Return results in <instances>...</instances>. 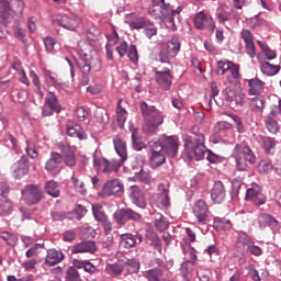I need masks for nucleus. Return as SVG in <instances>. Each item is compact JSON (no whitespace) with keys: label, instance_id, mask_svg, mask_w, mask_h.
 I'll list each match as a JSON object with an SVG mask.
<instances>
[{"label":"nucleus","instance_id":"obj_1","mask_svg":"<svg viewBox=\"0 0 281 281\" xmlns=\"http://www.w3.org/2000/svg\"><path fill=\"white\" fill-rule=\"evenodd\" d=\"M140 112L144 117L143 131L146 135H155L159 131V126L164 124V116L155 105H148L146 102H140Z\"/></svg>","mask_w":281,"mask_h":281},{"label":"nucleus","instance_id":"obj_2","mask_svg":"<svg viewBox=\"0 0 281 281\" xmlns=\"http://www.w3.org/2000/svg\"><path fill=\"white\" fill-rule=\"evenodd\" d=\"M232 157H234L236 161V168L240 172H245L247 170V164L254 166L256 164V154L249 146L237 144L233 149Z\"/></svg>","mask_w":281,"mask_h":281},{"label":"nucleus","instance_id":"obj_3","mask_svg":"<svg viewBox=\"0 0 281 281\" xmlns=\"http://www.w3.org/2000/svg\"><path fill=\"white\" fill-rule=\"evenodd\" d=\"M184 147L192 150L198 160L205 157V153H207L205 136L202 133L192 132L191 135H187L184 137Z\"/></svg>","mask_w":281,"mask_h":281},{"label":"nucleus","instance_id":"obj_4","mask_svg":"<svg viewBox=\"0 0 281 281\" xmlns=\"http://www.w3.org/2000/svg\"><path fill=\"white\" fill-rule=\"evenodd\" d=\"M57 25L64 27V30H69L70 32H76L82 23V18L75 13L59 14L56 16Z\"/></svg>","mask_w":281,"mask_h":281},{"label":"nucleus","instance_id":"obj_5","mask_svg":"<svg viewBox=\"0 0 281 281\" xmlns=\"http://www.w3.org/2000/svg\"><path fill=\"white\" fill-rule=\"evenodd\" d=\"M193 23L196 30H205L210 34H214V31L216 30V22H214V18L205 14L203 11L195 14Z\"/></svg>","mask_w":281,"mask_h":281},{"label":"nucleus","instance_id":"obj_6","mask_svg":"<svg viewBox=\"0 0 281 281\" xmlns=\"http://www.w3.org/2000/svg\"><path fill=\"white\" fill-rule=\"evenodd\" d=\"M60 111H63V105H60L58 97L54 92H48L42 110L43 117H52L54 113H60Z\"/></svg>","mask_w":281,"mask_h":281},{"label":"nucleus","instance_id":"obj_7","mask_svg":"<svg viewBox=\"0 0 281 281\" xmlns=\"http://www.w3.org/2000/svg\"><path fill=\"white\" fill-rule=\"evenodd\" d=\"M22 199L27 205H36L43 199V192L36 184H29L22 190Z\"/></svg>","mask_w":281,"mask_h":281},{"label":"nucleus","instance_id":"obj_8","mask_svg":"<svg viewBox=\"0 0 281 281\" xmlns=\"http://www.w3.org/2000/svg\"><path fill=\"white\" fill-rule=\"evenodd\" d=\"M153 71L155 72L156 82L159 89H161L162 91H170L173 78L170 69L165 68L162 70H159L158 68H153Z\"/></svg>","mask_w":281,"mask_h":281},{"label":"nucleus","instance_id":"obj_9","mask_svg":"<svg viewBox=\"0 0 281 281\" xmlns=\"http://www.w3.org/2000/svg\"><path fill=\"white\" fill-rule=\"evenodd\" d=\"M223 98L229 104H236V106H243L245 104V93L236 87H227L222 91Z\"/></svg>","mask_w":281,"mask_h":281},{"label":"nucleus","instance_id":"obj_10","mask_svg":"<svg viewBox=\"0 0 281 281\" xmlns=\"http://www.w3.org/2000/svg\"><path fill=\"white\" fill-rule=\"evenodd\" d=\"M102 196H122L124 194V184L120 179L109 180L102 188Z\"/></svg>","mask_w":281,"mask_h":281},{"label":"nucleus","instance_id":"obj_11","mask_svg":"<svg viewBox=\"0 0 281 281\" xmlns=\"http://www.w3.org/2000/svg\"><path fill=\"white\" fill-rule=\"evenodd\" d=\"M193 214L199 225H207L210 223V207L203 200H198L193 206Z\"/></svg>","mask_w":281,"mask_h":281},{"label":"nucleus","instance_id":"obj_12","mask_svg":"<svg viewBox=\"0 0 281 281\" xmlns=\"http://www.w3.org/2000/svg\"><path fill=\"white\" fill-rule=\"evenodd\" d=\"M63 164V155L56 151L50 153L49 159L45 164V170L49 172L53 177L60 175L63 168L60 165Z\"/></svg>","mask_w":281,"mask_h":281},{"label":"nucleus","instance_id":"obj_13","mask_svg":"<svg viewBox=\"0 0 281 281\" xmlns=\"http://www.w3.org/2000/svg\"><path fill=\"white\" fill-rule=\"evenodd\" d=\"M11 170L14 179H23L25 175L30 173V160L22 156L20 160L12 165Z\"/></svg>","mask_w":281,"mask_h":281},{"label":"nucleus","instance_id":"obj_14","mask_svg":"<svg viewBox=\"0 0 281 281\" xmlns=\"http://www.w3.org/2000/svg\"><path fill=\"white\" fill-rule=\"evenodd\" d=\"M130 199L136 207L140 210H146V195L144 194V190L139 188V186H132L130 188Z\"/></svg>","mask_w":281,"mask_h":281},{"label":"nucleus","instance_id":"obj_15","mask_svg":"<svg viewBox=\"0 0 281 281\" xmlns=\"http://www.w3.org/2000/svg\"><path fill=\"white\" fill-rule=\"evenodd\" d=\"M240 37L246 45V52L250 58L256 57V45L254 44V34L248 29H244L240 32Z\"/></svg>","mask_w":281,"mask_h":281},{"label":"nucleus","instance_id":"obj_16","mask_svg":"<svg viewBox=\"0 0 281 281\" xmlns=\"http://www.w3.org/2000/svg\"><path fill=\"white\" fill-rule=\"evenodd\" d=\"M226 191L225 184L222 181H216L211 190V199L213 203H223L225 201Z\"/></svg>","mask_w":281,"mask_h":281},{"label":"nucleus","instance_id":"obj_17","mask_svg":"<svg viewBox=\"0 0 281 281\" xmlns=\"http://www.w3.org/2000/svg\"><path fill=\"white\" fill-rule=\"evenodd\" d=\"M265 125L269 133L276 135L280 131V125L278 124V109H272L267 115Z\"/></svg>","mask_w":281,"mask_h":281},{"label":"nucleus","instance_id":"obj_18","mask_svg":"<svg viewBox=\"0 0 281 281\" xmlns=\"http://www.w3.org/2000/svg\"><path fill=\"white\" fill-rule=\"evenodd\" d=\"M98 248L95 247V241L86 240L72 246L71 254H95Z\"/></svg>","mask_w":281,"mask_h":281},{"label":"nucleus","instance_id":"obj_19","mask_svg":"<svg viewBox=\"0 0 281 281\" xmlns=\"http://www.w3.org/2000/svg\"><path fill=\"white\" fill-rule=\"evenodd\" d=\"M162 150L168 155V157H176L179 153V143L172 136H167L162 142Z\"/></svg>","mask_w":281,"mask_h":281},{"label":"nucleus","instance_id":"obj_20","mask_svg":"<svg viewBox=\"0 0 281 281\" xmlns=\"http://www.w3.org/2000/svg\"><path fill=\"white\" fill-rule=\"evenodd\" d=\"M67 135L69 137H77L80 140L87 139V133H85L78 123H74V121H68L67 123Z\"/></svg>","mask_w":281,"mask_h":281},{"label":"nucleus","instance_id":"obj_21","mask_svg":"<svg viewBox=\"0 0 281 281\" xmlns=\"http://www.w3.org/2000/svg\"><path fill=\"white\" fill-rule=\"evenodd\" d=\"M61 161H64V164L68 166V168H75V166L78 164V159L76 158V153L71 150V147L69 146L63 147Z\"/></svg>","mask_w":281,"mask_h":281},{"label":"nucleus","instance_id":"obj_22","mask_svg":"<svg viewBox=\"0 0 281 281\" xmlns=\"http://www.w3.org/2000/svg\"><path fill=\"white\" fill-rule=\"evenodd\" d=\"M63 260H65V255L63 254V251L56 250V249H49L47 251L45 263L48 267H55V265L63 262Z\"/></svg>","mask_w":281,"mask_h":281},{"label":"nucleus","instance_id":"obj_23","mask_svg":"<svg viewBox=\"0 0 281 281\" xmlns=\"http://www.w3.org/2000/svg\"><path fill=\"white\" fill-rule=\"evenodd\" d=\"M248 93L249 95H260L265 91V82L259 78H252L248 80Z\"/></svg>","mask_w":281,"mask_h":281},{"label":"nucleus","instance_id":"obj_24","mask_svg":"<svg viewBox=\"0 0 281 281\" xmlns=\"http://www.w3.org/2000/svg\"><path fill=\"white\" fill-rule=\"evenodd\" d=\"M158 192H160L158 194V203H160V205H162V207H165V210H168V207H170V195H169L170 191H168V189H166L165 183H159Z\"/></svg>","mask_w":281,"mask_h":281},{"label":"nucleus","instance_id":"obj_25","mask_svg":"<svg viewBox=\"0 0 281 281\" xmlns=\"http://www.w3.org/2000/svg\"><path fill=\"white\" fill-rule=\"evenodd\" d=\"M113 144L115 153L119 155V157H121L119 161H122V164L124 165L126 159H128V153L126 151V143L122 142V139L120 138H114Z\"/></svg>","mask_w":281,"mask_h":281},{"label":"nucleus","instance_id":"obj_26","mask_svg":"<svg viewBox=\"0 0 281 281\" xmlns=\"http://www.w3.org/2000/svg\"><path fill=\"white\" fill-rule=\"evenodd\" d=\"M260 69L265 76H276V74H280L281 67L280 65H273L269 61H261Z\"/></svg>","mask_w":281,"mask_h":281},{"label":"nucleus","instance_id":"obj_27","mask_svg":"<svg viewBox=\"0 0 281 281\" xmlns=\"http://www.w3.org/2000/svg\"><path fill=\"white\" fill-rule=\"evenodd\" d=\"M127 119L128 112L124 108H122V99H120L116 106V121L120 128H124V124H126Z\"/></svg>","mask_w":281,"mask_h":281},{"label":"nucleus","instance_id":"obj_28","mask_svg":"<svg viewBox=\"0 0 281 281\" xmlns=\"http://www.w3.org/2000/svg\"><path fill=\"white\" fill-rule=\"evenodd\" d=\"M122 166H123L122 161H119V160L109 161L108 159H105V162H103V166L101 168L104 175H111V172H117L120 168H122Z\"/></svg>","mask_w":281,"mask_h":281},{"label":"nucleus","instance_id":"obj_29","mask_svg":"<svg viewBox=\"0 0 281 281\" xmlns=\"http://www.w3.org/2000/svg\"><path fill=\"white\" fill-rule=\"evenodd\" d=\"M122 271H124V265L122 263L114 262L105 266V272L111 278H119V276H122Z\"/></svg>","mask_w":281,"mask_h":281},{"label":"nucleus","instance_id":"obj_30","mask_svg":"<svg viewBox=\"0 0 281 281\" xmlns=\"http://www.w3.org/2000/svg\"><path fill=\"white\" fill-rule=\"evenodd\" d=\"M180 272L186 280H192V276L194 273V262H190V260L182 262Z\"/></svg>","mask_w":281,"mask_h":281},{"label":"nucleus","instance_id":"obj_31","mask_svg":"<svg viewBox=\"0 0 281 281\" xmlns=\"http://www.w3.org/2000/svg\"><path fill=\"white\" fill-rule=\"evenodd\" d=\"M45 192L53 196V199H58L60 196V189H58V182L50 180L45 184Z\"/></svg>","mask_w":281,"mask_h":281},{"label":"nucleus","instance_id":"obj_32","mask_svg":"<svg viewBox=\"0 0 281 281\" xmlns=\"http://www.w3.org/2000/svg\"><path fill=\"white\" fill-rule=\"evenodd\" d=\"M132 146L134 150H144L146 148V144L142 142V136L139 135V131L133 130L132 131Z\"/></svg>","mask_w":281,"mask_h":281},{"label":"nucleus","instance_id":"obj_33","mask_svg":"<svg viewBox=\"0 0 281 281\" xmlns=\"http://www.w3.org/2000/svg\"><path fill=\"white\" fill-rule=\"evenodd\" d=\"M121 247L124 249H131L135 247V235L131 233H125L121 235Z\"/></svg>","mask_w":281,"mask_h":281},{"label":"nucleus","instance_id":"obj_34","mask_svg":"<svg viewBox=\"0 0 281 281\" xmlns=\"http://www.w3.org/2000/svg\"><path fill=\"white\" fill-rule=\"evenodd\" d=\"M113 218L117 223V225H126V223L128 222V213L126 211V207L115 211L113 214Z\"/></svg>","mask_w":281,"mask_h":281},{"label":"nucleus","instance_id":"obj_35","mask_svg":"<svg viewBox=\"0 0 281 281\" xmlns=\"http://www.w3.org/2000/svg\"><path fill=\"white\" fill-rule=\"evenodd\" d=\"M92 214L98 223H102V221L109 218V216H106V213H104V207L102 206V204H92Z\"/></svg>","mask_w":281,"mask_h":281},{"label":"nucleus","instance_id":"obj_36","mask_svg":"<svg viewBox=\"0 0 281 281\" xmlns=\"http://www.w3.org/2000/svg\"><path fill=\"white\" fill-rule=\"evenodd\" d=\"M154 226L156 227L157 232H166V229L170 227V222L168 221V217L160 215L155 220Z\"/></svg>","mask_w":281,"mask_h":281},{"label":"nucleus","instance_id":"obj_37","mask_svg":"<svg viewBox=\"0 0 281 281\" xmlns=\"http://www.w3.org/2000/svg\"><path fill=\"white\" fill-rule=\"evenodd\" d=\"M123 267L125 268L126 267V271L127 273H139V261H137L136 259H126L124 261V265Z\"/></svg>","mask_w":281,"mask_h":281},{"label":"nucleus","instance_id":"obj_38","mask_svg":"<svg viewBox=\"0 0 281 281\" xmlns=\"http://www.w3.org/2000/svg\"><path fill=\"white\" fill-rule=\"evenodd\" d=\"M149 164L151 168H159V166L166 164V156L161 151L151 154Z\"/></svg>","mask_w":281,"mask_h":281},{"label":"nucleus","instance_id":"obj_39","mask_svg":"<svg viewBox=\"0 0 281 281\" xmlns=\"http://www.w3.org/2000/svg\"><path fill=\"white\" fill-rule=\"evenodd\" d=\"M240 188H243V180L240 178L233 179L231 190V198L233 199V201H236V199H238Z\"/></svg>","mask_w":281,"mask_h":281},{"label":"nucleus","instance_id":"obj_40","mask_svg":"<svg viewBox=\"0 0 281 281\" xmlns=\"http://www.w3.org/2000/svg\"><path fill=\"white\" fill-rule=\"evenodd\" d=\"M168 52L171 56H177L181 50V43H179V38L172 37L167 45Z\"/></svg>","mask_w":281,"mask_h":281},{"label":"nucleus","instance_id":"obj_41","mask_svg":"<svg viewBox=\"0 0 281 281\" xmlns=\"http://www.w3.org/2000/svg\"><path fill=\"white\" fill-rule=\"evenodd\" d=\"M213 227L216 229H232V222L229 220L214 217L213 220Z\"/></svg>","mask_w":281,"mask_h":281},{"label":"nucleus","instance_id":"obj_42","mask_svg":"<svg viewBox=\"0 0 281 281\" xmlns=\"http://www.w3.org/2000/svg\"><path fill=\"white\" fill-rule=\"evenodd\" d=\"M254 243V239L247 233L239 231L238 232V238H237V245L241 247H246V249Z\"/></svg>","mask_w":281,"mask_h":281},{"label":"nucleus","instance_id":"obj_43","mask_svg":"<svg viewBox=\"0 0 281 281\" xmlns=\"http://www.w3.org/2000/svg\"><path fill=\"white\" fill-rule=\"evenodd\" d=\"M164 16V23L167 27V30H170V32H177V24H175V16L170 15L166 11H160Z\"/></svg>","mask_w":281,"mask_h":281},{"label":"nucleus","instance_id":"obj_44","mask_svg":"<svg viewBox=\"0 0 281 281\" xmlns=\"http://www.w3.org/2000/svg\"><path fill=\"white\" fill-rule=\"evenodd\" d=\"M143 30L147 38H153V36H157V26H155V23L149 20L145 22V26L143 27Z\"/></svg>","mask_w":281,"mask_h":281},{"label":"nucleus","instance_id":"obj_45","mask_svg":"<svg viewBox=\"0 0 281 281\" xmlns=\"http://www.w3.org/2000/svg\"><path fill=\"white\" fill-rule=\"evenodd\" d=\"M263 148L268 155L276 148V138L269 136H261Z\"/></svg>","mask_w":281,"mask_h":281},{"label":"nucleus","instance_id":"obj_46","mask_svg":"<svg viewBox=\"0 0 281 281\" xmlns=\"http://www.w3.org/2000/svg\"><path fill=\"white\" fill-rule=\"evenodd\" d=\"M262 192V189L258 184H252V188L247 189L246 191V201H252L256 196H258Z\"/></svg>","mask_w":281,"mask_h":281},{"label":"nucleus","instance_id":"obj_47","mask_svg":"<svg viewBox=\"0 0 281 281\" xmlns=\"http://www.w3.org/2000/svg\"><path fill=\"white\" fill-rule=\"evenodd\" d=\"M25 153L29 155V157H31V159L38 158V151H36V145L33 140H26Z\"/></svg>","mask_w":281,"mask_h":281},{"label":"nucleus","instance_id":"obj_48","mask_svg":"<svg viewBox=\"0 0 281 281\" xmlns=\"http://www.w3.org/2000/svg\"><path fill=\"white\" fill-rule=\"evenodd\" d=\"M273 170V165L270 162V160H261L258 165V172L260 175H269Z\"/></svg>","mask_w":281,"mask_h":281},{"label":"nucleus","instance_id":"obj_49","mask_svg":"<svg viewBox=\"0 0 281 281\" xmlns=\"http://www.w3.org/2000/svg\"><path fill=\"white\" fill-rule=\"evenodd\" d=\"M265 104H267V99H265V97H256L252 99V106H255L258 113H265Z\"/></svg>","mask_w":281,"mask_h":281},{"label":"nucleus","instance_id":"obj_50","mask_svg":"<svg viewBox=\"0 0 281 281\" xmlns=\"http://www.w3.org/2000/svg\"><path fill=\"white\" fill-rule=\"evenodd\" d=\"M66 281H82L80 272L76 270V267H69L66 274Z\"/></svg>","mask_w":281,"mask_h":281},{"label":"nucleus","instance_id":"obj_51","mask_svg":"<svg viewBox=\"0 0 281 281\" xmlns=\"http://www.w3.org/2000/svg\"><path fill=\"white\" fill-rule=\"evenodd\" d=\"M261 218L267 223V225H269V227H272L274 229H278V227H280V222H278L276 217H273V215L263 213L261 214Z\"/></svg>","mask_w":281,"mask_h":281},{"label":"nucleus","instance_id":"obj_52","mask_svg":"<svg viewBox=\"0 0 281 281\" xmlns=\"http://www.w3.org/2000/svg\"><path fill=\"white\" fill-rule=\"evenodd\" d=\"M1 238L2 240H4L8 245H10L11 247H14V245H16V243H19V237H16V235L14 234H10L8 232H4L1 234Z\"/></svg>","mask_w":281,"mask_h":281},{"label":"nucleus","instance_id":"obj_53","mask_svg":"<svg viewBox=\"0 0 281 281\" xmlns=\"http://www.w3.org/2000/svg\"><path fill=\"white\" fill-rule=\"evenodd\" d=\"M71 182L76 192H79V194H87V189H85V182H80V180L74 175L71 177Z\"/></svg>","mask_w":281,"mask_h":281},{"label":"nucleus","instance_id":"obj_54","mask_svg":"<svg viewBox=\"0 0 281 281\" xmlns=\"http://www.w3.org/2000/svg\"><path fill=\"white\" fill-rule=\"evenodd\" d=\"M147 21L146 18H137L130 22V27H132V30H144Z\"/></svg>","mask_w":281,"mask_h":281},{"label":"nucleus","instance_id":"obj_55","mask_svg":"<svg viewBox=\"0 0 281 281\" xmlns=\"http://www.w3.org/2000/svg\"><path fill=\"white\" fill-rule=\"evenodd\" d=\"M23 8H25V3L23 0H12L11 1V10L15 14H23Z\"/></svg>","mask_w":281,"mask_h":281},{"label":"nucleus","instance_id":"obj_56","mask_svg":"<svg viewBox=\"0 0 281 281\" xmlns=\"http://www.w3.org/2000/svg\"><path fill=\"white\" fill-rule=\"evenodd\" d=\"M148 148L151 155L155 153H161L164 150V143H160L159 140H150L148 143Z\"/></svg>","mask_w":281,"mask_h":281},{"label":"nucleus","instance_id":"obj_57","mask_svg":"<svg viewBox=\"0 0 281 281\" xmlns=\"http://www.w3.org/2000/svg\"><path fill=\"white\" fill-rule=\"evenodd\" d=\"M228 117L232 119L233 122H235L237 133L239 134L245 133V125L243 124V120H240V116L236 114H229Z\"/></svg>","mask_w":281,"mask_h":281},{"label":"nucleus","instance_id":"obj_58","mask_svg":"<svg viewBox=\"0 0 281 281\" xmlns=\"http://www.w3.org/2000/svg\"><path fill=\"white\" fill-rule=\"evenodd\" d=\"M233 64L234 63H232L229 60H220V61H217L218 72L221 71V75L225 76V72L229 71V69H232Z\"/></svg>","mask_w":281,"mask_h":281},{"label":"nucleus","instance_id":"obj_59","mask_svg":"<svg viewBox=\"0 0 281 281\" xmlns=\"http://www.w3.org/2000/svg\"><path fill=\"white\" fill-rule=\"evenodd\" d=\"M146 238L150 241L151 247H155L157 245L159 246V244L161 243V238H159V235L156 232H148L146 234Z\"/></svg>","mask_w":281,"mask_h":281},{"label":"nucleus","instance_id":"obj_60","mask_svg":"<svg viewBox=\"0 0 281 281\" xmlns=\"http://www.w3.org/2000/svg\"><path fill=\"white\" fill-rule=\"evenodd\" d=\"M127 56H128L131 63H133L134 65H137V63L139 60V54L137 53V46L131 45Z\"/></svg>","mask_w":281,"mask_h":281},{"label":"nucleus","instance_id":"obj_61","mask_svg":"<svg viewBox=\"0 0 281 281\" xmlns=\"http://www.w3.org/2000/svg\"><path fill=\"white\" fill-rule=\"evenodd\" d=\"M127 212V220L128 221H134L135 223H139L142 221V214H139L137 211H134L131 207H125Z\"/></svg>","mask_w":281,"mask_h":281},{"label":"nucleus","instance_id":"obj_62","mask_svg":"<svg viewBox=\"0 0 281 281\" xmlns=\"http://www.w3.org/2000/svg\"><path fill=\"white\" fill-rule=\"evenodd\" d=\"M61 238H63L64 243H74V239L76 238V231H74V229L65 231L61 234Z\"/></svg>","mask_w":281,"mask_h":281},{"label":"nucleus","instance_id":"obj_63","mask_svg":"<svg viewBox=\"0 0 281 281\" xmlns=\"http://www.w3.org/2000/svg\"><path fill=\"white\" fill-rule=\"evenodd\" d=\"M10 212H12V202L10 201H4L1 205H0V214L2 216H8V214H10Z\"/></svg>","mask_w":281,"mask_h":281},{"label":"nucleus","instance_id":"obj_64","mask_svg":"<svg viewBox=\"0 0 281 281\" xmlns=\"http://www.w3.org/2000/svg\"><path fill=\"white\" fill-rule=\"evenodd\" d=\"M246 269L248 270V273L250 274L251 280L260 281V274L258 273V270L256 269V266L250 263L246 267Z\"/></svg>","mask_w":281,"mask_h":281}]
</instances>
